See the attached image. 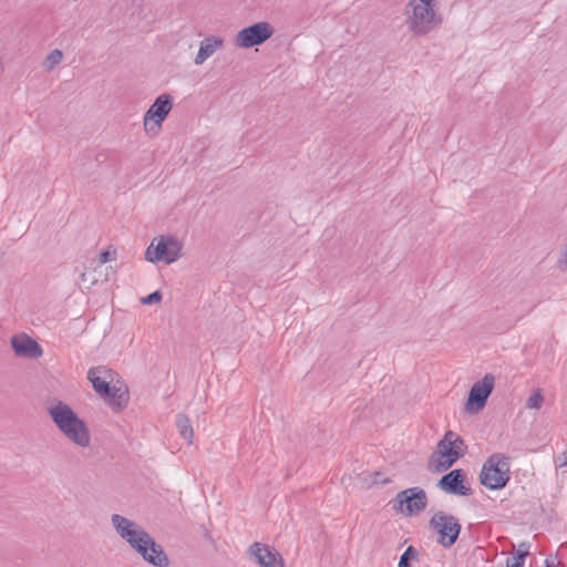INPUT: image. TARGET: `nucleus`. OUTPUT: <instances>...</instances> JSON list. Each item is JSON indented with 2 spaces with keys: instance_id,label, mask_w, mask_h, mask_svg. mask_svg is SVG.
Here are the masks:
<instances>
[{
  "instance_id": "nucleus-21",
  "label": "nucleus",
  "mask_w": 567,
  "mask_h": 567,
  "mask_svg": "<svg viewBox=\"0 0 567 567\" xmlns=\"http://www.w3.org/2000/svg\"><path fill=\"white\" fill-rule=\"evenodd\" d=\"M62 58H63L62 51L59 49H54L45 58V60L43 62V66L48 71H51L62 61Z\"/></svg>"
},
{
  "instance_id": "nucleus-2",
  "label": "nucleus",
  "mask_w": 567,
  "mask_h": 567,
  "mask_svg": "<svg viewBox=\"0 0 567 567\" xmlns=\"http://www.w3.org/2000/svg\"><path fill=\"white\" fill-rule=\"evenodd\" d=\"M113 371L105 367H93L87 372V380L92 383L93 390L102 398L114 412H121L128 403L127 390L121 391L112 384Z\"/></svg>"
},
{
  "instance_id": "nucleus-25",
  "label": "nucleus",
  "mask_w": 567,
  "mask_h": 567,
  "mask_svg": "<svg viewBox=\"0 0 567 567\" xmlns=\"http://www.w3.org/2000/svg\"><path fill=\"white\" fill-rule=\"evenodd\" d=\"M116 257V249L112 246H109L106 249L102 250L100 252V262L105 264L107 261H111L115 259Z\"/></svg>"
},
{
  "instance_id": "nucleus-17",
  "label": "nucleus",
  "mask_w": 567,
  "mask_h": 567,
  "mask_svg": "<svg viewBox=\"0 0 567 567\" xmlns=\"http://www.w3.org/2000/svg\"><path fill=\"white\" fill-rule=\"evenodd\" d=\"M277 551L276 549H271L269 546L255 542L249 546L248 553L251 557L255 558L256 563L262 567L266 565L267 559L270 558V556L274 555V553Z\"/></svg>"
},
{
  "instance_id": "nucleus-28",
  "label": "nucleus",
  "mask_w": 567,
  "mask_h": 567,
  "mask_svg": "<svg viewBox=\"0 0 567 567\" xmlns=\"http://www.w3.org/2000/svg\"><path fill=\"white\" fill-rule=\"evenodd\" d=\"M558 565L556 557L549 556L545 559V567H558Z\"/></svg>"
},
{
  "instance_id": "nucleus-10",
  "label": "nucleus",
  "mask_w": 567,
  "mask_h": 567,
  "mask_svg": "<svg viewBox=\"0 0 567 567\" xmlns=\"http://www.w3.org/2000/svg\"><path fill=\"white\" fill-rule=\"evenodd\" d=\"M173 107V96L168 93L158 95L144 114L146 133L156 134Z\"/></svg>"
},
{
  "instance_id": "nucleus-16",
  "label": "nucleus",
  "mask_w": 567,
  "mask_h": 567,
  "mask_svg": "<svg viewBox=\"0 0 567 567\" xmlns=\"http://www.w3.org/2000/svg\"><path fill=\"white\" fill-rule=\"evenodd\" d=\"M148 564L154 567H168L171 560L163 546L153 538L151 549L148 550Z\"/></svg>"
},
{
  "instance_id": "nucleus-9",
  "label": "nucleus",
  "mask_w": 567,
  "mask_h": 567,
  "mask_svg": "<svg viewBox=\"0 0 567 567\" xmlns=\"http://www.w3.org/2000/svg\"><path fill=\"white\" fill-rule=\"evenodd\" d=\"M390 504L395 513L411 517L426 508L427 496L422 487H409L399 492Z\"/></svg>"
},
{
  "instance_id": "nucleus-14",
  "label": "nucleus",
  "mask_w": 567,
  "mask_h": 567,
  "mask_svg": "<svg viewBox=\"0 0 567 567\" xmlns=\"http://www.w3.org/2000/svg\"><path fill=\"white\" fill-rule=\"evenodd\" d=\"M11 347L18 357L37 359L42 355L41 346L24 333L13 336L11 338Z\"/></svg>"
},
{
  "instance_id": "nucleus-5",
  "label": "nucleus",
  "mask_w": 567,
  "mask_h": 567,
  "mask_svg": "<svg viewBox=\"0 0 567 567\" xmlns=\"http://www.w3.org/2000/svg\"><path fill=\"white\" fill-rule=\"evenodd\" d=\"M509 480V457L501 453L492 454L481 470V484L491 491H498L503 489Z\"/></svg>"
},
{
  "instance_id": "nucleus-18",
  "label": "nucleus",
  "mask_w": 567,
  "mask_h": 567,
  "mask_svg": "<svg viewBox=\"0 0 567 567\" xmlns=\"http://www.w3.org/2000/svg\"><path fill=\"white\" fill-rule=\"evenodd\" d=\"M175 424L179 432V435L188 443H192L194 431L190 425L189 419L185 414L178 413L175 419Z\"/></svg>"
},
{
  "instance_id": "nucleus-3",
  "label": "nucleus",
  "mask_w": 567,
  "mask_h": 567,
  "mask_svg": "<svg viewBox=\"0 0 567 567\" xmlns=\"http://www.w3.org/2000/svg\"><path fill=\"white\" fill-rule=\"evenodd\" d=\"M111 522L116 533L148 564V550L153 537L141 525L120 514H113Z\"/></svg>"
},
{
  "instance_id": "nucleus-6",
  "label": "nucleus",
  "mask_w": 567,
  "mask_h": 567,
  "mask_svg": "<svg viewBox=\"0 0 567 567\" xmlns=\"http://www.w3.org/2000/svg\"><path fill=\"white\" fill-rule=\"evenodd\" d=\"M464 440L453 431H446L439 441L436 451L431 458L435 460V471L443 472L451 468L465 454Z\"/></svg>"
},
{
  "instance_id": "nucleus-4",
  "label": "nucleus",
  "mask_w": 567,
  "mask_h": 567,
  "mask_svg": "<svg viewBox=\"0 0 567 567\" xmlns=\"http://www.w3.org/2000/svg\"><path fill=\"white\" fill-rule=\"evenodd\" d=\"M436 0H410L408 7L412 14L406 18V25L411 32L421 37L430 33L441 23L435 11Z\"/></svg>"
},
{
  "instance_id": "nucleus-8",
  "label": "nucleus",
  "mask_w": 567,
  "mask_h": 567,
  "mask_svg": "<svg viewBox=\"0 0 567 567\" xmlns=\"http://www.w3.org/2000/svg\"><path fill=\"white\" fill-rule=\"evenodd\" d=\"M429 525L437 534V544L444 548H451L457 542L462 530L458 519L443 511L436 512Z\"/></svg>"
},
{
  "instance_id": "nucleus-7",
  "label": "nucleus",
  "mask_w": 567,
  "mask_h": 567,
  "mask_svg": "<svg viewBox=\"0 0 567 567\" xmlns=\"http://www.w3.org/2000/svg\"><path fill=\"white\" fill-rule=\"evenodd\" d=\"M183 244L172 235L155 237L145 251V259L156 264L164 261L171 265L182 257Z\"/></svg>"
},
{
  "instance_id": "nucleus-24",
  "label": "nucleus",
  "mask_w": 567,
  "mask_h": 567,
  "mask_svg": "<svg viewBox=\"0 0 567 567\" xmlns=\"http://www.w3.org/2000/svg\"><path fill=\"white\" fill-rule=\"evenodd\" d=\"M262 567H285L284 558L278 551H275Z\"/></svg>"
},
{
  "instance_id": "nucleus-20",
  "label": "nucleus",
  "mask_w": 567,
  "mask_h": 567,
  "mask_svg": "<svg viewBox=\"0 0 567 567\" xmlns=\"http://www.w3.org/2000/svg\"><path fill=\"white\" fill-rule=\"evenodd\" d=\"M412 560H419V550L410 545L401 555L398 567H412Z\"/></svg>"
},
{
  "instance_id": "nucleus-15",
  "label": "nucleus",
  "mask_w": 567,
  "mask_h": 567,
  "mask_svg": "<svg viewBox=\"0 0 567 567\" xmlns=\"http://www.w3.org/2000/svg\"><path fill=\"white\" fill-rule=\"evenodd\" d=\"M224 40L217 35L205 38L200 44L199 50L194 59L196 65L203 64L209 56H212L218 48L223 45Z\"/></svg>"
},
{
  "instance_id": "nucleus-26",
  "label": "nucleus",
  "mask_w": 567,
  "mask_h": 567,
  "mask_svg": "<svg viewBox=\"0 0 567 567\" xmlns=\"http://www.w3.org/2000/svg\"><path fill=\"white\" fill-rule=\"evenodd\" d=\"M163 295L159 290H155L141 299L143 305H153L162 300Z\"/></svg>"
},
{
  "instance_id": "nucleus-23",
  "label": "nucleus",
  "mask_w": 567,
  "mask_h": 567,
  "mask_svg": "<svg viewBox=\"0 0 567 567\" xmlns=\"http://www.w3.org/2000/svg\"><path fill=\"white\" fill-rule=\"evenodd\" d=\"M369 481L365 478V482L368 484V487H371L372 485H379V484H388L391 482L390 478H384L383 473L379 471H374L369 474Z\"/></svg>"
},
{
  "instance_id": "nucleus-1",
  "label": "nucleus",
  "mask_w": 567,
  "mask_h": 567,
  "mask_svg": "<svg viewBox=\"0 0 567 567\" xmlns=\"http://www.w3.org/2000/svg\"><path fill=\"white\" fill-rule=\"evenodd\" d=\"M47 411L53 424L69 441L80 447L90 445L91 435L86 423L69 404L58 400Z\"/></svg>"
},
{
  "instance_id": "nucleus-22",
  "label": "nucleus",
  "mask_w": 567,
  "mask_h": 567,
  "mask_svg": "<svg viewBox=\"0 0 567 567\" xmlns=\"http://www.w3.org/2000/svg\"><path fill=\"white\" fill-rule=\"evenodd\" d=\"M544 402V395L540 389L533 391L530 396L527 399L525 406L527 409H539Z\"/></svg>"
},
{
  "instance_id": "nucleus-27",
  "label": "nucleus",
  "mask_w": 567,
  "mask_h": 567,
  "mask_svg": "<svg viewBox=\"0 0 567 567\" xmlns=\"http://www.w3.org/2000/svg\"><path fill=\"white\" fill-rule=\"evenodd\" d=\"M555 465L557 468L567 466V453L564 452L555 458Z\"/></svg>"
},
{
  "instance_id": "nucleus-12",
  "label": "nucleus",
  "mask_w": 567,
  "mask_h": 567,
  "mask_svg": "<svg viewBox=\"0 0 567 567\" xmlns=\"http://www.w3.org/2000/svg\"><path fill=\"white\" fill-rule=\"evenodd\" d=\"M272 34L274 27L268 22L260 21L241 29L236 35L235 43L238 48L250 49L265 43Z\"/></svg>"
},
{
  "instance_id": "nucleus-19",
  "label": "nucleus",
  "mask_w": 567,
  "mask_h": 567,
  "mask_svg": "<svg viewBox=\"0 0 567 567\" xmlns=\"http://www.w3.org/2000/svg\"><path fill=\"white\" fill-rule=\"evenodd\" d=\"M529 554V545L522 543L518 550L506 559V567H524V561Z\"/></svg>"
},
{
  "instance_id": "nucleus-11",
  "label": "nucleus",
  "mask_w": 567,
  "mask_h": 567,
  "mask_svg": "<svg viewBox=\"0 0 567 567\" xmlns=\"http://www.w3.org/2000/svg\"><path fill=\"white\" fill-rule=\"evenodd\" d=\"M495 378L491 373H486L482 380L475 382L468 391L465 403V411L468 414L481 412L493 392Z\"/></svg>"
},
{
  "instance_id": "nucleus-13",
  "label": "nucleus",
  "mask_w": 567,
  "mask_h": 567,
  "mask_svg": "<svg viewBox=\"0 0 567 567\" xmlns=\"http://www.w3.org/2000/svg\"><path fill=\"white\" fill-rule=\"evenodd\" d=\"M467 475L463 468H454L444 474L436 483V486L451 495L470 496L473 489L466 485Z\"/></svg>"
}]
</instances>
